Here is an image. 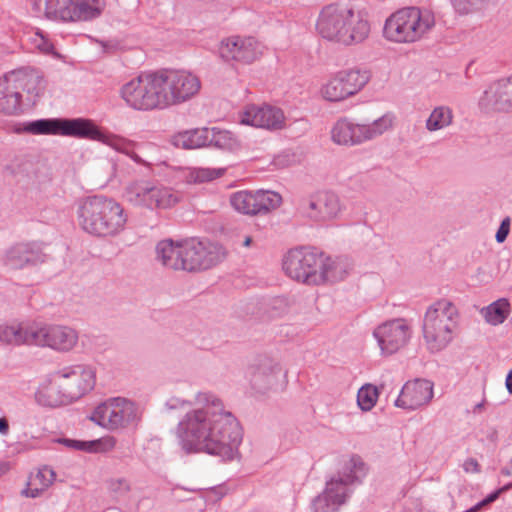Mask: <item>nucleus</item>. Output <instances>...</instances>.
<instances>
[{
    "label": "nucleus",
    "instance_id": "nucleus-8",
    "mask_svg": "<svg viewBox=\"0 0 512 512\" xmlns=\"http://www.w3.org/2000/svg\"><path fill=\"white\" fill-rule=\"evenodd\" d=\"M366 474L362 459L353 456L346 463L342 474L326 483L324 491L312 502L313 512H337L348 498V486Z\"/></svg>",
    "mask_w": 512,
    "mask_h": 512
},
{
    "label": "nucleus",
    "instance_id": "nucleus-33",
    "mask_svg": "<svg viewBox=\"0 0 512 512\" xmlns=\"http://www.w3.org/2000/svg\"><path fill=\"white\" fill-rule=\"evenodd\" d=\"M55 478L54 470L48 466H43L29 476L23 494L31 498L38 497L54 483Z\"/></svg>",
    "mask_w": 512,
    "mask_h": 512
},
{
    "label": "nucleus",
    "instance_id": "nucleus-52",
    "mask_svg": "<svg viewBox=\"0 0 512 512\" xmlns=\"http://www.w3.org/2000/svg\"><path fill=\"white\" fill-rule=\"evenodd\" d=\"M505 384L508 392L512 394V369L507 374Z\"/></svg>",
    "mask_w": 512,
    "mask_h": 512
},
{
    "label": "nucleus",
    "instance_id": "nucleus-5",
    "mask_svg": "<svg viewBox=\"0 0 512 512\" xmlns=\"http://www.w3.org/2000/svg\"><path fill=\"white\" fill-rule=\"evenodd\" d=\"M435 24V15L432 11L416 6L404 7L393 12L385 20L383 36L393 43H414L430 33Z\"/></svg>",
    "mask_w": 512,
    "mask_h": 512
},
{
    "label": "nucleus",
    "instance_id": "nucleus-53",
    "mask_svg": "<svg viewBox=\"0 0 512 512\" xmlns=\"http://www.w3.org/2000/svg\"><path fill=\"white\" fill-rule=\"evenodd\" d=\"M252 244H253V239H252V237H251V236H249V235H245V236L243 237V240H242V242H241V245H242L243 247H245V248H250V247L252 246Z\"/></svg>",
    "mask_w": 512,
    "mask_h": 512
},
{
    "label": "nucleus",
    "instance_id": "nucleus-22",
    "mask_svg": "<svg viewBox=\"0 0 512 512\" xmlns=\"http://www.w3.org/2000/svg\"><path fill=\"white\" fill-rule=\"evenodd\" d=\"M239 122L269 131L281 130L286 125L284 112L271 105H247L239 113Z\"/></svg>",
    "mask_w": 512,
    "mask_h": 512
},
{
    "label": "nucleus",
    "instance_id": "nucleus-25",
    "mask_svg": "<svg viewBox=\"0 0 512 512\" xmlns=\"http://www.w3.org/2000/svg\"><path fill=\"white\" fill-rule=\"evenodd\" d=\"M45 255L36 243H18L5 252L4 264L11 269H24L44 261Z\"/></svg>",
    "mask_w": 512,
    "mask_h": 512
},
{
    "label": "nucleus",
    "instance_id": "nucleus-35",
    "mask_svg": "<svg viewBox=\"0 0 512 512\" xmlns=\"http://www.w3.org/2000/svg\"><path fill=\"white\" fill-rule=\"evenodd\" d=\"M210 130L207 128L179 132L173 137V144L183 149H196L209 144Z\"/></svg>",
    "mask_w": 512,
    "mask_h": 512
},
{
    "label": "nucleus",
    "instance_id": "nucleus-23",
    "mask_svg": "<svg viewBox=\"0 0 512 512\" xmlns=\"http://www.w3.org/2000/svg\"><path fill=\"white\" fill-rule=\"evenodd\" d=\"M434 396V384L426 379L407 381L394 404L405 410H415L426 406Z\"/></svg>",
    "mask_w": 512,
    "mask_h": 512
},
{
    "label": "nucleus",
    "instance_id": "nucleus-55",
    "mask_svg": "<svg viewBox=\"0 0 512 512\" xmlns=\"http://www.w3.org/2000/svg\"><path fill=\"white\" fill-rule=\"evenodd\" d=\"M510 464L512 465V457H511V460H510Z\"/></svg>",
    "mask_w": 512,
    "mask_h": 512
},
{
    "label": "nucleus",
    "instance_id": "nucleus-31",
    "mask_svg": "<svg viewBox=\"0 0 512 512\" xmlns=\"http://www.w3.org/2000/svg\"><path fill=\"white\" fill-rule=\"evenodd\" d=\"M35 324L23 326L20 323L0 325V342L9 345H34Z\"/></svg>",
    "mask_w": 512,
    "mask_h": 512
},
{
    "label": "nucleus",
    "instance_id": "nucleus-2",
    "mask_svg": "<svg viewBox=\"0 0 512 512\" xmlns=\"http://www.w3.org/2000/svg\"><path fill=\"white\" fill-rule=\"evenodd\" d=\"M15 133L31 135H60L84 138L101 142L115 151L129 157L134 163L150 168L152 166L143 154L145 150H154L153 143H139L123 136L102 130L89 119L49 118L29 122H19L13 125Z\"/></svg>",
    "mask_w": 512,
    "mask_h": 512
},
{
    "label": "nucleus",
    "instance_id": "nucleus-14",
    "mask_svg": "<svg viewBox=\"0 0 512 512\" xmlns=\"http://www.w3.org/2000/svg\"><path fill=\"white\" fill-rule=\"evenodd\" d=\"M265 52V45L252 36L232 35L223 38L217 48L220 59L232 66L251 65Z\"/></svg>",
    "mask_w": 512,
    "mask_h": 512
},
{
    "label": "nucleus",
    "instance_id": "nucleus-47",
    "mask_svg": "<svg viewBox=\"0 0 512 512\" xmlns=\"http://www.w3.org/2000/svg\"><path fill=\"white\" fill-rule=\"evenodd\" d=\"M509 231H510V218L509 217H506L502 220L497 232H496V235H495V239L498 243H503L508 234H509Z\"/></svg>",
    "mask_w": 512,
    "mask_h": 512
},
{
    "label": "nucleus",
    "instance_id": "nucleus-24",
    "mask_svg": "<svg viewBox=\"0 0 512 512\" xmlns=\"http://www.w3.org/2000/svg\"><path fill=\"white\" fill-rule=\"evenodd\" d=\"M302 209L308 218L317 222H326L340 214L341 204L336 194L323 192L304 202Z\"/></svg>",
    "mask_w": 512,
    "mask_h": 512
},
{
    "label": "nucleus",
    "instance_id": "nucleus-54",
    "mask_svg": "<svg viewBox=\"0 0 512 512\" xmlns=\"http://www.w3.org/2000/svg\"><path fill=\"white\" fill-rule=\"evenodd\" d=\"M502 473H503V474H505V475H507V476H509V475H510V471H509V470H507V469H503V470H502Z\"/></svg>",
    "mask_w": 512,
    "mask_h": 512
},
{
    "label": "nucleus",
    "instance_id": "nucleus-12",
    "mask_svg": "<svg viewBox=\"0 0 512 512\" xmlns=\"http://www.w3.org/2000/svg\"><path fill=\"white\" fill-rule=\"evenodd\" d=\"M90 419L109 431H119L137 423L140 419V411L134 402L126 398L114 397L99 404Z\"/></svg>",
    "mask_w": 512,
    "mask_h": 512
},
{
    "label": "nucleus",
    "instance_id": "nucleus-48",
    "mask_svg": "<svg viewBox=\"0 0 512 512\" xmlns=\"http://www.w3.org/2000/svg\"><path fill=\"white\" fill-rule=\"evenodd\" d=\"M462 468L466 473L478 474L481 472L480 464L475 458H467L463 462Z\"/></svg>",
    "mask_w": 512,
    "mask_h": 512
},
{
    "label": "nucleus",
    "instance_id": "nucleus-51",
    "mask_svg": "<svg viewBox=\"0 0 512 512\" xmlns=\"http://www.w3.org/2000/svg\"><path fill=\"white\" fill-rule=\"evenodd\" d=\"M9 432V424L5 418H0V433L6 435Z\"/></svg>",
    "mask_w": 512,
    "mask_h": 512
},
{
    "label": "nucleus",
    "instance_id": "nucleus-1",
    "mask_svg": "<svg viewBox=\"0 0 512 512\" xmlns=\"http://www.w3.org/2000/svg\"><path fill=\"white\" fill-rule=\"evenodd\" d=\"M168 410H184L175 436L186 453H205L232 460L242 442V428L223 400L209 390H197L190 397L170 396Z\"/></svg>",
    "mask_w": 512,
    "mask_h": 512
},
{
    "label": "nucleus",
    "instance_id": "nucleus-44",
    "mask_svg": "<svg viewBox=\"0 0 512 512\" xmlns=\"http://www.w3.org/2000/svg\"><path fill=\"white\" fill-rule=\"evenodd\" d=\"M497 82L503 96L506 113H512V74L497 79Z\"/></svg>",
    "mask_w": 512,
    "mask_h": 512
},
{
    "label": "nucleus",
    "instance_id": "nucleus-34",
    "mask_svg": "<svg viewBox=\"0 0 512 512\" xmlns=\"http://www.w3.org/2000/svg\"><path fill=\"white\" fill-rule=\"evenodd\" d=\"M105 8V0H73L72 23L90 21L99 17Z\"/></svg>",
    "mask_w": 512,
    "mask_h": 512
},
{
    "label": "nucleus",
    "instance_id": "nucleus-10",
    "mask_svg": "<svg viewBox=\"0 0 512 512\" xmlns=\"http://www.w3.org/2000/svg\"><path fill=\"white\" fill-rule=\"evenodd\" d=\"M123 197L134 207L167 209L179 201V196L169 187L148 179H135L127 183Z\"/></svg>",
    "mask_w": 512,
    "mask_h": 512
},
{
    "label": "nucleus",
    "instance_id": "nucleus-49",
    "mask_svg": "<svg viewBox=\"0 0 512 512\" xmlns=\"http://www.w3.org/2000/svg\"><path fill=\"white\" fill-rule=\"evenodd\" d=\"M291 162L290 155L287 153L279 154L273 160V164L278 168H284Z\"/></svg>",
    "mask_w": 512,
    "mask_h": 512
},
{
    "label": "nucleus",
    "instance_id": "nucleus-39",
    "mask_svg": "<svg viewBox=\"0 0 512 512\" xmlns=\"http://www.w3.org/2000/svg\"><path fill=\"white\" fill-rule=\"evenodd\" d=\"M510 313V303L501 298L481 309V315L491 325L502 324Z\"/></svg>",
    "mask_w": 512,
    "mask_h": 512
},
{
    "label": "nucleus",
    "instance_id": "nucleus-27",
    "mask_svg": "<svg viewBox=\"0 0 512 512\" xmlns=\"http://www.w3.org/2000/svg\"><path fill=\"white\" fill-rule=\"evenodd\" d=\"M35 401L43 407L55 408L72 403L63 385L56 379V372L44 380L35 392Z\"/></svg>",
    "mask_w": 512,
    "mask_h": 512
},
{
    "label": "nucleus",
    "instance_id": "nucleus-38",
    "mask_svg": "<svg viewBox=\"0 0 512 512\" xmlns=\"http://www.w3.org/2000/svg\"><path fill=\"white\" fill-rule=\"evenodd\" d=\"M225 172L223 168L194 167L184 170V181L188 184H202L220 178Z\"/></svg>",
    "mask_w": 512,
    "mask_h": 512
},
{
    "label": "nucleus",
    "instance_id": "nucleus-21",
    "mask_svg": "<svg viewBox=\"0 0 512 512\" xmlns=\"http://www.w3.org/2000/svg\"><path fill=\"white\" fill-rule=\"evenodd\" d=\"M349 3L335 2L321 8L315 22L317 34L324 40L339 43Z\"/></svg>",
    "mask_w": 512,
    "mask_h": 512
},
{
    "label": "nucleus",
    "instance_id": "nucleus-28",
    "mask_svg": "<svg viewBox=\"0 0 512 512\" xmlns=\"http://www.w3.org/2000/svg\"><path fill=\"white\" fill-rule=\"evenodd\" d=\"M394 123L395 116L392 113H385L372 122H355V146L377 139L384 133L390 131L393 128Z\"/></svg>",
    "mask_w": 512,
    "mask_h": 512
},
{
    "label": "nucleus",
    "instance_id": "nucleus-26",
    "mask_svg": "<svg viewBox=\"0 0 512 512\" xmlns=\"http://www.w3.org/2000/svg\"><path fill=\"white\" fill-rule=\"evenodd\" d=\"M33 11L57 23H72L73 0H31Z\"/></svg>",
    "mask_w": 512,
    "mask_h": 512
},
{
    "label": "nucleus",
    "instance_id": "nucleus-40",
    "mask_svg": "<svg viewBox=\"0 0 512 512\" xmlns=\"http://www.w3.org/2000/svg\"><path fill=\"white\" fill-rule=\"evenodd\" d=\"M60 442L71 449L87 451V452L99 451L102 443L105 444V446L108 449H112L116 443L115 439L113 437L106 438L103 441H101V440L80 441V440H72V439H61Z\"/></svg>",
    "mask_w": 512,
    "mask_h": 512
},
{
    "label": "nucleus",
    "instance_id": "nucleus-18",
    "mask_svg": "<svg viewBox=\"0 0 512 512\" xmlns=\"http://www.w3.org/2000/svg\"><path fill=\"white\" fill-rule=\"evenodd\" d=\"M34 346L50 348L56 352L72 351L79 342L78 331L66 325L35 324Z\"/></svg>",
    "mask_w": 512,
    "mask_h": 512
},
{
    "label": "nucleus",
    "instance_id": "nucleus-7",
    "mask_svg": "<svg viewBox=\"0 0 512 512\" xmlns=\"http://www.w3.org/2000/svg\"><path fill=\"white\" fill-rule=\"evenodd\" d=\"M42 77L32 69L13 70L0 78V113L18 115L22 112V94L37 96Z\"/></svg>",
    "mask_w": 512,
    "mask_h": 512
},
{
    "label": "nucleus",
    "instance_id": "nucleus-6",
    "mask_svg": "<svg viewBox=\"0 0 512 512\" xmlns=\"http://www.w3.org/2000/svg\"><path fill=\"white\" fill-rule=\"evenodd\" d=\"M458 318V309L449 300L441 299L428 307L424 315L422 331L430 352H440L449 345L453 340Z\"/></svg>",
    "mask_w": 512,
    "mask_h": 512
},
{
    "label": "nucleus",
    "instance_id": "nucleus-43",
    "mask_svg": "<svg viewBox=\"0 0 512 512\" xmlns=\"http://www.w3.org/2000/svg\"><path fill=\"white\" fill-rule=\"evenodd\" d=\"M209 130L211 132L209 144H213L221 149H232L235 146L236 141L230 132L220 131L214 128Z\"/></svg>",
    "mask_w": 512,
    "mask_h": 512
},
{
    "label": "nucleus",
    "instance_id": "nucleus-30",
    "mask_svg": "<svg viewBox=\"0 0 512 512\" xmlns=\"http://www.w3.org/2000/svg\"><path fill=\"white\" fill-rule=\"evenodd\" d=\"M477 107L480 113L488 116L506 114L503 96L497 80L489 83L478 98Z\"/></svg>",
    "mask_w": 512,
    "mask_h": 512
},
{
    "label": "nucleus",
    "instance_id": "nucleus-45",
    "mask_svg": "<svg viewBox=\"0 0 512 512\" xmlns=\"http://www.w3.org/2000/svg\"><path fill=\"white\" fill-rule=\"evenodd\" d=\"M483 0H452L455 10L462 15H466L479 9Z\"/></svg>",
    "mask_w": 512,
    "mask_h": 512
},
{
    "label": "nucleus",
    "instance_id": "nucleus-50",
    "mask_svg": "<svg viewBox=\"0 0 512 512\" xmlns=\"http://www.w3.org/2000/svg\"><path fill=\"white\" fill-rule=\"evenodd\" d=\"M11 469L10 462L8 461H0V478L7 474Z\"/></svg>",
    "mask_w": 512,
    "mask_h": 512
},
{
    "label": "nucleus",
    "instance_id": "nucleus-37",
    "mask_svg": "<svg viewBox=\"0 0 512 512\" xmlns=\"http://www.w3.org/2000/svg\"><path fill=\"white\" fill-rule=\"evenodd\" d=\"M355 121L343 117L338 119L331 129V140L341 146H355Z\"/></svg>",
    "mask_w": 512,
    "mask_h": 512
},
{
    "label": "nucleus",
    "instance_id": "nucleus-4",
    "mask_svg": "<svg viewBox=\"0 0 512 512\" xmlns=\"http://www.w3.org/2000/svg\"><path fill=\"white\" fill-rule=\"evenodd\" d=\"M283 270L289 278L307 285L334 283L346 275L340 262L303 247L292 249L285 255Z\"/></svg>",
    "mask_w": 512,
    "mask_h": 512
},
{
    "label": "nucleus",
    "instance_id": "nucleus-41",
    "mask_svg": "<svg viewBox=\"0 0 512 512\" xmlns=\"http://www.w3.org/2000/svg\"><path fill=\"white\" fill-rule=\"evenodd\" d=\"M28 41L34 49L44 54L52 55L55 58H61L60 54L54 50L50 39L40 29L28 33Z\"/></svg>",
    "mask_w": 512,
    "mask_h": 512
},
{
    "label": "nucleus",
    "instance_id": "nucleus-13",
    "mask_svg": "<svg viewBox=\"0 0 512 512\" xmlns=\"http://www.w3.org/2000/svg\"><path fill=\"white\" fill-rule=\"evenodd\" d=\"M369 73L348 68L331 75L320 87L319 94L327 102L338 103L358 94L368 83Z\"/></svg>",
    "mask_w": 512,
    "mask_h": 512
},
{
    "label": "nucleus",
    "instance_id": "nucleus-16",
    "mask_svg": "<svg viewBox=\"0 0 512 512\" xmlns=\"http://www.w3.org/2000/svg\"><path fill=\"white\" fill-rule=\"evenodd\" d=\"M411 336V325L403 318L385 321L373 331L382 356H391L400 351L409 343Z\"/></svg>",
    "mask_w": 512,
    "mask_h": 512
},
{
    "label": "nucleus",
    "instance_id": "nucleus-46",
    "mask_svg": "<svg viewBox=\"0 0 512 512\" xmlns=\"http://www.w3.org/2000/svg\"><path fill=\"white\" fill-rule=\"evenodd\" d=\"M108 487L110 491L118 495H124L130 491V483L125 478L111 479Z\"/></svg>",
    "mask_w": 512,
    "mask_h": 512
},
{
    "label": "nucleus",
    "instance_id": "nucleus-32",
    "mask_svg": "<svg viewBox=\"0 0 512 512\" xmlns=\"http://www.w3.org/2000/svg\"><path fill=\"white\" fill-rule=\"evenodd\" d=\"M282 369L279 364L264 360L250 373V382L255 389L266 390L272 387L278 380Z\"/></svg>",
    "mask_w": 512,
    "mask_h": 512
},
{
    "label": "nucleus",
    "instance_id": "nucleus-11",
    "mask_svg": "<svg viewBox=\"0 0 512 512\" xmlns=\"http://www.w3.org/2000/svg\"><path fill=\"white\" fill-rule=\"evenodd\" d=\"M165 109L185 104L200 93V78L184 69L159 71Z\"/></svg>",
    "mask_w": 512,
    "mask_h": 512
},
{
    "label": "nucleus",
    "instance_id": "nucleus-9",
    "mask_svg": "<svg viewBox=\"0 0 512 512\" xmlns=\"http://www.w3.org/2000/svg\"><path fill=\"white\" fill-rule=\"evenodd\" d=\"M159 71L143 73L125 83L120 97L136 111L165 110Z\"/></svg>",
    "mask_w": 512,
    "mask_h": 512
},
{
    "label": "nucleus",
    "instance_id": "nucleus-19",
    "mask_svg": "<svg viewBox=\"0 0 512 512\" xmlns=\"http://www.w3.org/2000/svg\"><path fill=\"white\" fill-rule=\"evenodd\" d=\"M56 379L61 382L71 402L90 392L96 382L93 367L86 364L65 366L56 371Z\"/></svg>",
    "mask_w": 512,
    "mask_h": 512
},
{
    "label": "nucleus",
    "instance_id": "nucleus-36",
    "mask_svg": "<svg viewBox=\"0 0 512 512\" xmlns=\"http://www.w3.org/2000/svg\"><path fill=\"white\" fill-rule=\"evenodd\" d=\"M454 121L453 110L447 105L435 106L425 121V129L429 133L445 130Z\"/></svg>",
    "mask_w": 512,
    "mask_h": 512
},
{
    "label": "nucleus",
    "instance_id": "nucleus-3",
    "mask_svg": "<svg viewBox=\"0 0 512 512\" xmlns=\"http://www.w3.org/2000/svg\"><path fill=\"white\" fill-rule=\"evenodd\" d=\"M76 216L79 227L85 233L101 239L119 236L128 222V213L123 205L103 195L81 200Z\"/></svg>",
    "mask_w": 512,
    "mask_h": 512
},
{
    "label": "nucleus",
    "instance_id": "nucleus-29",
    "mask_svg": "<svg viewBox=\"0 0 512 512\" xmlns=\"http://www.w3.org/2000/svg\"><path fill=\"white\" fill-rule=\"evenodd\" d=\"M180 241L164 239L155 247V259L163 267L171 270H182V247Z\"/></svg>",
    "mask_w": 512,
    "mask_h": 512
},
{
    "label": "nucleus",
    "instance_id": "nucleus-42",
    "mask_svg": "<svg viewBox=\"0 0 512 512\" xmlns=\"http://www.w3.org/2000/svg\"><path fill=\"white\" fill-rule=\"evenodd\" d=\"M378 399V390L371 384L362 386L357 393V403L361 410L370 411Z\"/></svg>",
    "mask_w": 512,
    "mask_h": 512
},
{
    "label": "nucleus",
    "instance_id": "nucleus-15",
    "mask_svg": "<svg viewBox=\"0 0 512 512\" xmlns=\"http://www.w3.org/2000/svg\"><path fill=\"white\" fill-rule=\"evenodd\" d=\"M180 247L183 256L182 270L189 272L209 269L226 256V251L221 245L198 238L181 240Z\"/></svg>",
    "mask_w": 512,
    "mask_h": 512
},
{
    "label": "nucleus",
    "instance_id": "nucleus-17",
    "mask_svg": "<svg viewBox=\"0 0 512 512\" xmlns=\"http://www.w3.org/2000/svg\"><path fill=\"white\" fill-rule=\"evenodd\" d=\"M229 202L238 213L257 215L278 208L282 202V197L279 193L273 191L242 190L232 193Z\"/></svg>",
    "mask_w": 512,
    "mask_h": 512
},
{
    "label": "nucleus",
    "instance_id": "nucleus-20",
    "mask_svg": "<svg viewBox=\"0 0 512 512\" xmlns=\"http://www.w3.org/2000/svg\"><path fill=\"white\" fill-rule=\"evenodd\" d=\"M371 34L367 12L349 3L338 45L350 47L364 43Z\"/></svg>",
    "mask_w": 512,
    "mask_h": 512
}]
</instances>
